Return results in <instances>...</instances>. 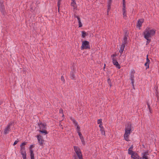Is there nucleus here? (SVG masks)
Wrapping results in <instances>:
<instances>
[{"mask_svg":"<svg viewBox=\"0 0 159 159\" xmlns=\"http://www.w3.org/2000/svg\"><path fill=\"white\" fill-rule=\"evenodd\" d=\"M156 30L148 27L144 30L143 35L145 39L150 38L154 36L156 33Z\"/></svg>","mask_w":159,"mask_h":159,"instance_id":"f257e3e1","label":"nucleus"},{"mask_svg":"<svg viewBox=\"0 0 159 159\" xmlns=\"http://www.w3.org/2000/svg\"><path fill=\"white\" fill-rule=\"evenodd\" d=\"M74 150L79 159H83L82 155L80 148L77 147H74Z\"/></svg>","mask_w":159,"mask_h":159,"instance_id":"f03ea898","label":"nucleus"},{"mask_svg":"<svg viewBox=\"0 0 159 159\" xmlns=\"http://www.w3.org/2000/svg\"><path fill=\"white\" fill-rule=\"evenodd\" d=\"M74 150L79 159H83L82 155L80 148L77 147H74Z\"/></svg>","mask_w":159,"mask_h":159,"instance_id":"7ed1b4c3","label":"nucleus"},{"mask_svg":"<svg viewBox=\"0 0 159 159\" xmlns=\"http://www.w3.org/2000/svg\"><path fill=\"white\" fill-rule=\"evenodd\" d=\"M90 48V46L89 44V42L86 41H84L82 42L81 47V49H89Z\"/></svg>","mask_w":159,"mask_h":159,"instance_id":"20e7f679","label":"nucleus"},{"mask_svg":"<svg viewBox=\"0 0 159 159\" xmlns=\"http://www.w3.org/2000/svg\"><path fill=\"white\" fill-rule=\"evenodd\" d=\"M12 124V122H10L9 123L7 126L5 128L4 130V133L5 134H8L11 130L10 128Z\"/></svg>","mask_w":159,"mask_h":159,"instance_id":"39448f33","label":"nucleus"},{"mask_svg":"<svg viewBox=\"0 0 159 159\" xmlns=\"http://www.w3.org/2000/svg\"><path fill=\"white\" fill-rule=\"evenodd\" d=\"M131 131V125L130 124H129L125 127V133L130 134Z\"/></svg>","mask_w":159,"mask_h":159,"instance_id":"423d86ee","label":"nucleus"},{"mask_svg":"<svg viewBox=\"0 0 159 159\" xmlns=\"http://www.w3.org/2000/svg\"><path fill=\"white\" fill-rule=\"evenodd\" d=\"M144 21V19H140L138 20V22L136 24V27L139 29L142 26V24Z\"/></svg>","mask_w":159,"mask_h":159,"instance_id":"0eeeda50","label":"nucleus"},{"mask_svg":"<svg viewBox=\"0 0 159 159\" xmlns=\"http://www.w3.org/2000/svg\"><path fill=\"white\" fill-rule=\"evenodd\" d=\"M37 139L38 142L39 143L40 145H43L44 142V140L43 139L42 137L40 135H38L37 136Z\"/></svg>","mask_w":159,"mask_h":159,"instance_id":"6e6552de","label":"nucleus"},{"mask_svg":"<svg viewBox=\"0 0 159 159\" xmlns=\"http://www.w3.org/2000/svg\"><path fill=\"white\" fill-rule=\"evenodd\" d=\"M149 155V152L148 151L143 152L141 154L143 159H148V156Z\"/></svg>","mask_w":159,"mask_h":159,"instance_id":"1a4fd4ad","label":"nucleus"},{"mask_svg":"<svg viewBox=\"0 0 159 159\" xmlns=\"http://www.w3.org/2000/svg\"><path fill=\"white\" fill-rule=\"evenodd\" d=\"M131 157L134 159H141L142 158L140 157L138 154L135 152H134L131 155Z\"/></svg>","mask_w":159,"mask_h":159,"instance_id":"9d476101","label":"nucleus"},{"mask_svg":"<svg viewBox=\"0 0 159 159\" xmlns=\"http://www.w3.org/2000/svg\"><path fill=\"white\" fill-rule=\"evenodd\" d=\"M112 62L113 64L116 66V67L117 68L119 69H120V65L118 63L117 61L115 59L114 57L112 58Z\"/></svg>","mask_w":159,"mask_h":159,"instance_id":"9b49d317","label":"nucleus"},{"mask_svg":"<svg viewBox=\"0 0 159 159\" xmlns=\"http://www.w3.org/2000/svg\"><path fill=\"white\" fill-rule=\"evenodd\" d=\"M20 151L21 154L22 155L26 154L25 149V146H20Z\"/></svg>","mask_w":159,"mask_h":159,"instance_id":"f8f14e48","label":"nucleus"},{"mask_svg":"<svg viewBox=\"0 0 159 159\" xmlns=\"http://www.w3.org/2000/svg\"><path fill=\"white\" fill-rule=\"evenodd\" d=\"M74 17L75 18H76L78 20V23L79 24V27H81L82 26V24L81 22V20L80 18L78 16L76 15H74Z\"/></svg>","mask_w":159,"mask_h":159,"instance_id":"ddd939ff","label":"nucleus"},{"mask_svg":"<svg viewBox=\"0 0 159 159\" xmlns=\"http://www.w3.org/2000/svg\"><path fill=\"white\" fill-rule=\"evenodd\" d=\"M150 60L148 58V55L147 56L146 62L145 63L144 65L146 67V69L149 68V64Z\"/></svg>","mask_w":159,"mask_h":159,"instance_id":"4468645a","label":"nucleus"},{"mask_svg":"<svg viewBox=\"0 0 159 159\" xmlns=\"http://www.w3.org/2000/svg\"><path fill=\"white\" fill-rule=\"evenodd\" d=\"M39 126L40 128V129L43 130V129H45L46 128V125L44 124L41 123L39 124Z\"/></svg>","mask_w":159,"mask_h":159,"instance_id":"2eb2a0df","label":"nucleus"},{"mask_svg":"<svg viewBox=\"0 0 159 159\" xmlns=\"http://www.w3.org/2000/svg\"><path fill=\"white\" fill-rule=\"evenodd\" d=\"M73 122L74 123V124L75 125L76 127V130L78 132L80 131V127L79 126V125L77 123L75 120H73Z\"/></svg>","mask_w":159,"mask_h":159,"instance_id":"dca6fc26","label":"nucleus"},{"mask_svg":"<svg viewBox=\"0 0 159 159\" xmlns=\"http://www.w3.org/2000/svg\"><path fill=\"white\" fill-rule=\"evenodd\" d=\"M129 135L130 134H128L125 133L124 136V138L126 141H129Z\"/></svg>","mask_w":159,"mask_h":159,"instance_id":"f3484780","label":"nucleus"},{"mask_svg":"<svg viewBox=\"0 0 159 159\" xmlns=\"http://www.w3.org/2000/svg\"><path fill=\"white\" fill-rule=\"evenodd\" d=\"M125 47V45L124 44H122L119 51L121 55L122 53L123 52L124 50Z\"/></svg>","mask_w":159,"mask_h":159,"instance_id":"a211bd4d","label":"nucleus"},{"mask_svg":"<svg viewBox=\"0 0 159 159\" xmlns=\"http://www.w3.org/2000/svg\"><path fill=\"white\" fill-rule=\"evenodd\" d=\"M133 148V146L132 145L128 149V153L130 155H131L134 152L132 151Z\"/></svg>","mask_w":159,"mask_h":159,"instance_id":"6ab92c4d","label":"nucleus"},{"mask_svg":"<svg viewBox=\"0 0 159 159\" xmlns=\"http://www.w3.org/2000/svg\"><path fill=\"white\" fill-rule=\"evenodd\" d=\"M127 35H125L124 38L123 40L122 41V44H124L125 45L127 43Z\"/></svg>","mask_w":159,"mask_h":159,"instance_id":"aec40b11","label":"nucleus"},{"mask_svg":"<svg viewBox=\"0 0 159 159\" xmlns=\"http://www.w3.org/2000/svg\"><path fill=\"white\" fill-rule=\"evenodd\" d=\"M112 2V0H108V10H109L111 8V5Z\"/></svg>","mask_w":159,"mask_h":159,"instance_id":"412c9836","label":"nucleus"},{"mask_svg":"<svg viewBox=\"0 0 159 159\" xmlns=\"http://www.w3.org/2000/svg\"><path fill=\"white\" fill-rule=\"evenodd\" d=\"M71 5L73 7V9H75L76 7V4L75 2H72L71 3Z\"/></svg>","mask_w":159,"mask_h":159,"instance_id":"4be33fe9","label":"nucleus"},{"mask_svg":"<svg viewBox=\"0 0 159 159\" xmlns=\"http://www.w3.org/2000/svg\"><path fill=\"white\" fill-rule=\"evenodd\" d=\"M30 159H34V154L33 152L31 151V152H30Z\"/></svg>","mask_w":159,"mask_h":159,"instance_id":"5701e85b","label":"nucleus"},{"mask_svg":"<svg viewBox=\"0 0 159 159\" xmlns=\"http://www.w3.org/2000/svg\"><path fill=\"white\" fill-rule=\"evenodd\" d=\"M125 0H123V10H125Z\"/></svg>","mask_w":159,"mask_h":159,"instance_id":"b1692460","label":"nucleus"},{"mask_svg":"<svg viewBox=\"0 0 159 159\" xmlns=\"http://www.w3.org/2000/svg\"><path fill=\"white\" fill-rule=\"evenodd\" d=\"M39 132L42 133H44L45 134H48L47 132L45 129H43V130L40 129Z\"/></svg>","mask_w":159,"mask_h":159,"instance_id":"393cba45","label":"nucleus"},{"mask_svg":"<svg viewBox=\"0 0 159 159\" xmlns=\"http://www.w3.org/2000/svg\"><path fill=\"white\" fill-rule=\"evenodd\" d=\"M82 36L83 38H84L85 37L86 35V33L85 31H82Z\"/></svg>","mask_w":159,"mask_h":159,"instance_id":"a878e982","label":"nucleus"},{"mask_svg":"<svg viewBox=\"0 0 159 159\" xmlns=\"http://www.w3.org/2000/svg\"><path fill=\"white\" fill-rule=\"evenodd\" d=\"M126 11H123V17H127V16H126V14H127V13H126Z\"/></svg>","mask_w":159,"mask_h":159,"instance_id":"bb28decb","label":"nucleus"},{"mask_svg":"<svg viewBox=\"0 0 159 159\" xmlns=\"http://www.w3.org/2000/svg\"><path fill=\"white\" fill-rule=\"evenodd\" d=\"M70 78L72 79H74L75 78V75L73 72L71 73V74Z\"/></svg>","mask_w":159,"mask_h":159,"instance_id":"cd10ccee","label":"nucleus"},{"mask_svg":"<svg viewBox=\"0 0 159 159\" xmlns=\"http://www.w3.org/2000/svg\"><path fill=\"white\" fill-rule=\"evenodd\" d=\"M100 130L101 131V133L102 135H105V132L103 129H100Z\"/></svg>","mask_w":159,"mask_h":159,"instance_id":"c85d7f7f","label":"nucleus"},{"mask_svg":"<svg viewBox=\"0 0 159 159\" xmlns=\"http://www.w3.org/2000/svg\"><path fill=\"white\" fill-rule=\"evenodd\" d=\"M147 40L146 45L148 44L151 41V39L150 38L145 39Z\"/></svg>","mask_w":159,"mask_h":159,"instance_id":"c756f323","label":"nucleus"},{"mask_svg":"<svg viewBox=\"0 0 159 159\" xmlns=\"http://www.w3.org/2000/svg\"><path fill=\"white\" fill-rule=\"evenodd\" d=\"M63 111L62 109H60L59 110V113L61 114V116H63Z\"/></svg>","mask_w":159,"mask_h":159,"instance_id":"7c9ffc66","label":"nucleus"},{"mask_svg":"<svg viewBox=\"0 0 159 159\" xmlns=\"http://www.w3.org/2000/svg\"><path fill=\"white\" fill-rule=\"evenodd\" d=\"M34 147V146L33 145H31L30 147V152H33L32 148L33 147Z\"/></svg>","mask_w":159,"mask_h":159,"instance_id":"2f4dec72","label":"nucleus"},{"mask_svg":"<svg viewBox=\"0 0 159 159\" xmlns=\"http://www.w3.org/2000/svg\"><path fill=\"white\" fill-rule=\"evenodd\" d=\"M102 122V119H99L98 120L97 122L98 124H101Z\"/></svg>","mask_w":159,"mask_h":159,"instance_id":"473e14b6","label":"nucleus"},{"mask_svg":"<svg viewBox=\"0 0 159 159\" xmlns=\"http://www.w3.org/2000/svg\"><path fill=\"white\" fill-rule=\"evenodd\" d=\"M22 155L23 159H26V154Z\"/></svg>","mask_w":159,"mask_h":159,"instance_id":"72a5a7b5","label":"nucleus"},{"mask_svg":"<svg viewBox=\"0 0 159 159\" xmlns=\"http://www.w3.org/2000/svg\"><path fill=\"white\" fill-rule=\"evenodd\" d=\"M61 0H58V9L59 10V6L60 5V2Z\"/></svg>","mask_w":159,"mask_h":159,"instance_id":"f704fd0d","label":"nucleus"},{"mask_svg":"<svg viewBox=\"0 0 159 159\" xmlns=\"http://www.w3.org/2000/svg\"><path fill=\"white\" fill-rule=\"evenodd\" d=\"M26 143H27L26 142H24L22 143L20 146H24L26 144Z\"/></svg>","mask_w":159,"mask_h":159,"instance_id":"c9c22d12","label":"nucleus"},{"mask_svg":"<svg viewBox=\"0 0 159 159\" xmlns=\"http://www.w3.org/2000/svg\"><path fill=\"white\" fill-rule=\"evenodd\" d=\"M18 141H17V140L15 141L14 142V143H13V145L14 146L15 145H16L18 143Z\"/></svg>","mask_w":159,"mask_h":159,"instance_id":"e433bc0d","label":"nucleus"},{"mask_svg":"<svg viewBox=\"0 0 159 159\" xmlns=\"http://www.w3.org/2000/svg\"><path fill=\"white\" fill-rule=\"evenodd\" d=\"M81 141L82 144L84 145L85 144V141L84 140V139L81 140Z\"/></svg>","mask_w":159,"mask_h":159,"instance_id":"4c0bfd02","label":"nucleus"},{"mask_svg":"<svg viewBox=\"0 0 159 159\" xmlns=\"http://www.w3.org/2000/svg\"><path fill=\"white\" fill-rule=\"evenodd\" d=\"M61 79L62 81H63V82H64V81H65V80L64 79V77H63V76H61Z\"/></svg>","mask_w":159,"mask_h":159,"instance_id":"58836bf2","label":"nucleus"},{"mask_svg":"<svg viewBox=\"0 0 159 159\" xmlns=\"http://www.w3.org/2000/svg\"><path fill=\"white\" fill-rule=\"evenodd\" d=\"M77 133H78V135H79V137H80V136H82V134H81V133L80 132H80H78Z\"/></svg>","mask_w":159,"mask_h":159,"instance_id":"ea45409f","label":"nucleus"},{"mask_svg":"<svg viewBox=\"0 0 159 159\" xmlns=\"http://www.w3.org/2000/svg\"><path fill=\"white\" fill-rule=\"evenodd\" d=\"M99 127L101 128V129H103V126H102V125L101 124H100L99 125Z\"/></svg>","mask_w":159,"mask_h":159,"instance_id":"a19ab883","label":"nucleus"},{"mask_svg":"<svg viewBox=\"0 0 159 159\" xmlns=\"http://www.w3.org/2000/svg\"><path fill=\"white\" fill-rule=\"evenodd\" d=\"M131 81H132L131 83H132V85L133 86H134V80L133 79H132Z\"/></svg>","mask_w":159,"mask_h":159,"instance_id":"79ce46f5","label":"nucleus"},{"mask_svg":"<svg viewBox=\"0 0 159 159\" xmlns=\"http://www.w3.org/2000/svg\"><path fill=\"white\" fill-rule=\"evenodd\" d=\"M80 137V138L81 140H83L84 139L83 137V136H81Z\"/></svg>","mask_w":159,"mask_h":159,"instance_id":"37998d69","label":"nucleus"},{"mask_svg":"<svg viewBox=\"0 0 159 159\" xmlns=\"http://www.w3.org/2000/svg\"><path fill=\"white\" fill-rule=\"evenodd\" d=\"M74 159H77V157L76 156H75L74 157Z\"/></svg>","mask_w":159,"mask_h":159,"instance_id":"c03bdc74","label":"nucleus"},{"mask_svg":"<svg viewBox=\"0 0 159 159\" xmlns=\"http://www.w3.org/2000/svg\"><path fill=\"white\" fill-rule=\"evenodd\" d=\"M72 2H75V0H72Z\"/></svg>","mask_w":159,"mask_h":159,"instance_id":"a18cd8bd","label":"nucleus"},{"mask_svg":"<svg viewBox=\"0 0 159 159\" xmlns=\"http://www.w3.org/2000/svg\"><path fill=\"white\" fill-rule=\"evenodd\" d=\"M115 55L114 54L112 55L113 57H115Z\"/></svg>","mask_w":159,"mask_h":159,"instance_id":"49530a36","label":"nucleus"},{"mask_svg":"<svg viewBox=\"0 0 159 159\" xmlns=\"http://www.w3.org/2000/svg\"><path fill=\"white\" fill-rule=\"evenodd\" d=\"M58 12H59V10H58Z\"/></svg>","mask_w":159,"mask_h":159,"instance_id":"de8ad7c7","label":"nucleus"},{"mask_svg":"<svg viewBox=\"0 0 159 159\" xmlns=\"http://www.w3.org/2000/svg\"><path fill=\"white\" fill-rule=\"evenodd\" d=\"M108 11H107V14H108Z\"/></svg>","mask_w":159,"mask_h":159,"instance_id":"09e8293b","label":"nucleus"}]
</instances>
